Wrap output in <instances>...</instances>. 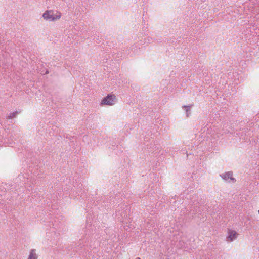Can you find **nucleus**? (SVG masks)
Masks as SVG:
<instances>
[{
	"mask_svg": "<svg viewBox=\"0 0 259 259\" xmlns=\"http://www.w3.org/2000/svg\"><path fill=\"white\" fill-rule=\"evenodd\" d=\"M135 259H141V258L140 257H137Z\"/></svg>",
	"mask_w": 259,
	"mask_h": 259,
	"instance_id": "nucleus-7",
	"label": "nucleus"
},
{
	"mask_svg": "<svg viewBox=\"0 0 259 259\" xmlns=\"http://www.w3.org/2000/svg\"><path fill=\"white\" fill-rule=\"evenodd\" d=\"M18 113L17 111H15V112H14L10 113L9 114V115L8 116L7 118L9 119H13V118L16 117V116H17Z\"/></svg>",
	"mask_w": 259,
	"mask_h": 259,
	"instance_id": "nucleus-6",
	"label": "nucleus"
},
{
	"mask_svg": "<svg viewBox=\"0 0 259 259\" xmlns=\"http://www.w3.org/2000/svg\"><path fill=\"white\" fill-rule=\"evenodd\" d=\"M37 255L35 249H32L30 250V254L29 255L28 259H37Z\"/></svg>",
	"mask_w": 259,
	"mask_h": 259,
	"instance_id": "nucleus-5",
	"label": "nucleus"
},
{
	"mask_svg": "<svg viewBox=\"0 0 259 259\" xmlns=\"http://www.w3.org/2000/svg\"><path fill=\"white\" fill-rule=\"evenodd\" d=\"M238 236V234L235 230L228 229L226 241L228 242H231L236 240Z\"/></svg>",
	"mask_w": 259,
	"mask_h": 259,
	"instance_id": "nucleus-3",
	"label": "nucleus"
},
{
	"mask_svg": "<svg viewBox=\"0 0 259 259\" xmlns=\"http://www.w3.org/2000/svg\"><path fill=\"white\" fill-rule=\"evenodd\" d=\"M62 16L60 11L53 10H46L42 14V17L45 20L55 21L59 20Z\"/></svg>",
	"mask_w": 259,
	"mask_h": 259,
	"instance_id": "nucleus-1",
	"label": "nucleus"
},
{
	"mask_svg": "<svg viewBox=\"0 0 259 259\" xmlns=\"http://www.w3.org/2000/svg\"><path fill=\"white\" fill-rule=\"evenodd\" d=\"M116 100V97L114 94H108L107 96L103 98L100 103V105L103 106H112L115 104Z\"/></svg>",
	"mask_w": 259,
	"mask_h": 259,
	"instance_id": "nucleus-2",
	"label": "nucleus"
},
{
	"mask_svg": "<svg viewBox=\"0 0 259 259\" xmlns=\"http://www.w3.org/2000/svg\"><path fill=\"white\" fill-rule=\"evenodd\" d=\"M221 177L225 180L229 182L235 183V179L233 176V172L229 171L221 175Z\"/></svg>",
	"mask_w": 259,
	"mask_h": 259,
	"instance_id": "nucleus-4",
	"label": "nucleus"
}]
</instances>
